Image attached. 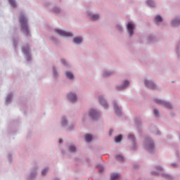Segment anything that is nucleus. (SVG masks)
<instances>
[{
  "mask_svg": "<svg viewBox=\"0 0 180 180\" xmlns=\"http://www.w3.org/2000/svg\"><path fill=\"white\" fill-rule=\"evenodd\" d=\"M152 175H158V172H151Z\"/></svg>",
  "mask_w": 180,
  "mask_h": 180,
  "instance_id": "de8ad7c7",
  "label": "nucleus"
},
{
  "mask_svg": "<svg viewBox=\"0 0 180 180\" xmlns=\"http://www.w3.org/2000/svg\"><path fill=\"white\" fill-rule=\"evenodd\" d=\"M145 4L148 8H150V9H154V8H155V2L154 0H146Z\"/></svg>",
  "mask_w": 180,
  "mask_h": 180,
  "instance_id": "4be33fe9",
  "label": "nucleus"
},
{
  "mask_svg": "<svg viewBox=\"0 0 180 180\" xmlns=\"http://www.w3.org/2000/svg\"><path fill=\"white\" fill-rule=\"evenodd\" d=\"M115 27H116L117 30H119V32L120 33H123L124 29H123V26L122 25L117 24Z\"/></svg>",
  "mask_w": 180,
  "mask_h": 180,
  "instance_id": "473e14b6",
  "label": "nucleus"
},
{
  "mask_svg": "<svg viewBox=\"0 0 180 180\" xmlns=\"http://www.w3.org/2000/svg\"><path fill=\"white\" fill-rule=\"evenodd\" d=\"M39 170L40 166L39 165H35L32 168L30 172L26 176V179L27 180H34L36 176H37V174H39Z\"/></svg>",
  "mask_w": 180,
  "mask_h": 180,
  "instance_id": "20e7f679",
  "label": "nucleus"
},
{
  "mask_svg": "<svg viewBox=\"0 0 180 180\" xmlns=\"http://www.w3.org/2000/svg\"><path fill=\"white\" fill-rule=\"evenodd\" d=\"M53 12L54 13H60V12H61V8H60V7H53Z\"/></svg>",
  "mask_w": 180,
  "mask_h": 180,
  "instance_id": "c9c22d12",
  "label": "nucleus"
},
{
  "mask_svg": "<svg viewBox=\"0 0 180 180\" xmlns=\"http://www.w3.org/2000/svg\"><path fill=\"white\" fill-rule=\"evenodd\" d=\"M51 41H53V43H57V41H58L57 38H56L54 37H51Z\"/></svg>",
  "mask_w": 180,
  "mask_h": 180,
  "instance_id": "37998d69",
  "label": "nucleus"
},
{
  "mask_svg": "<svg viewBox=\"0 0 180 180\" xmlns=\"http://www.w3.org/2000/svg\"><path fill=\"white\" fill-rule=\"evenodd\" d=\"M60 127L62 129H68V130H74L75 129V125H70L68 127V120H67V117H62L60 119Z\"/></svg>",
  "mask_w": 180,
  "mask_h": 180,
  "instance_id": "f8f14e48",
  "label": "nucleus"
},
{
  "mask_svg": "<svg viewBox=\"0 0 180 180\" xmlns=\"http://www.w3.org/2000/svg\"><path fill=\"white\" fill-rule=\"evenodd\" d=\"M122 134L117 136L115 138V143H120V141H122Z\"/></svg>",
  "mask_w": 180,
  "mask_h": 180,
  "instance_id": "e433bc0d",
  "label": "nucleus"
},
{
  "mask_svg": "<svg viewBox=\"0 0 180 180\" xmlns=\"http://www.w3.org/2000/svg\"><path fill=\"white\" fill-rule=\"evenodd\" d=\"M22 53L27 61H30L32 60V55L30 54V48L29 46L25 45L22 48Z\"/></svg>",
  "mask_w": 180,
  "mask_h": 180,
  "instance_id": "4468645a",
  "label": "nucleus"
},
{
  "mask_svg": "<svg viewBox=\"0 0 180 180\" xmlns=\"http://www.w3.org/2000/svg\"><path fill=\"white\" fill-rule=\"evenodd\" d=\"M17 43H18V39H14L13 44L15 47H16Z\"/></svg>",
  "mask_w": 180,
  "mask_h": 180,
  "instance_id": "49530a36",
  "label": "nucleus"
},
{
  "mask_svg": "<svg viewBox=\"0 0 180 180\" xmlns=\"http://www.w3.org/2000/svg\"><path fill=\"white\" fill-rule=\"evenodd\" d=\"M19 22L21 25V30L22 33H25L26 36H29L30 30H29V25L27 24V16L26 14L21 13L19 17Z\"/></svg>",
  "mask_w": 180,
  "mask_h": 180,
  "instance_id": "f257e3e1",
  "label": "nucleus"
},
{
  "mask_svg": "<svg viewBox=\"0 0 180 180\" xmlns=\"http://www.w3.org/2000/svg\"><path fill=\"white\" fill-rule=\"evenodd\" d=\"M112 105L114 108V111L117 116H122V108L117 105V102L116 101H112Z\"/></svg>",
  "mask_w": 180,
  "mask_h": 180,
  "instance_id": "f3484780",
  "label": "nucleus"
},
{
  "mask_svg": "<svg viewBox=\"0 0 180 180\" xmlns=\"http://www.w3.org/2000/svg\"><path fill=\"white\" fill-rule=\"evenodd\" d=\"M50 169V168L49 167H44L41 172V175L42 176H46V175H47V172H49V170Z\"/></svg>",
  "mask_w": 180,
  "mask_h": 180,
  "instance_id": "c85d7f7f",
  "label": "nucleus"
},
{
  "mask_svg": "<svg viewBox=\"0 0 180 180\" xmlns=\"http://www.w3.org/2000/svg\"><path fill=\"white\" fill-rule=\"evenodd\" d=\"M113 74H115V70L108 69H103L100 72L101 78H109V77H112Z\"/></svg>",
  "mask_w": 180,
  "mask_h": 180,
  "instance_id": "dca6fc26",
  "label": "nucleus"
},
{
  "mask_svg": "<svg viewBox=\"0 0 180 180\" xmlns=\"http://www.w3.org/2000/svg\"><path fill=\"white\" fill-rule=\"evenodd\" d=\"M115 158L117 160V161H123L124 158L121 155H116Z\"/></svg>",
  "mask_w": 180,
  "mask_h": 180,
  "instance_id": "ea45409f",
  "label": "nucleus"
},
{
  "mask_svg": "<svg viewBox=\"0 0 180 180\" xmlns=\"http://www.w3.org/2000/svg\"><path fill=\"white\" fill-rule=\"evenodd\" d=\"M68 150L70 153H77V147L74 144L70 145L68 147Z\"/></svg>",
  "mask_w": 180,
  "mask_h": 180,
  "instance_id": "a878e982",
  "label": "nucleus"
},
{
  "mask_svg": "<svg viewBox=\"0 0 180 180\" xmlns=\"http://www.w3.org/2000/svg\"><path fill=\"white\" fill-rule=\"evenodd\" d=\"M153 113H154V115L156 117H158V116H160V111L158 110V109L157 108H155L153 110Z\"/></svg>",
  "mask_w": 180,
  "mask_h": 180,
  "instance_id": "58836bf2",
  "label": "nucleus"
},
{
  "mask_svg": "<svg viewBox=\"0 0 180 180\" xmlns=\"http://www.w3.org/2000/svg\"><path fill=\"white\" fill-rule=\"evenodd\" d=\"M89 117L91 119V120H99L101 117H102V114H101V111L99 109L96 108H91L89 110Z\"/></svg>",
  "mask_w": 180,
  "mask_h": 180,
  "instance_id": "7ed1b4c3",
  "label": "nucleus"
},
{
  "mask_svg": "<svg viewBox=\"0 0 180 180\" xmlns=\"http://www.w3.org/2000/svg\"><path fill=\"white\" fill-rule=\"evenodd\" d=\"M52 75L54 79H57V78L60 77V72L58 71V68L57 67H52Z\"/></svg>",
  "mask_w": 180,
  "mask_h": 180,
  "instance_id": "412c9836",
  "label": "nucleus"
},
{
  "mask_svg": "<svg viewBox=\"0 0 180 180\" xmlns=\"http://www.w3.org/2000/svg\"><path fill=\"white\" fill-rule=\"evenodd\" d=\"M53 30L60 37H72L74 36V34L70 31H65L60 28H55Z\"/></svg>",
  "mask_w": 180,
  "mask_h": 180,
  "instance_id": "1a4fd4ad",
  "label": "nucleus"
},
{
  "mask_svg": "<svg viewBox=\"0 0 180 180\" xmlns=\"http://www.w3.org/2000/svg\"><path fill=\"white\" fill-rule=\"evenodd\" d=\"M162 176H163V178H166V179H174V176H172L171 174H168L166 173H163L162 174Z\"/></svg>",
  "mask_w": 180,
  "mask_h": 180,
  "instance_id": "2f4dec72",
  "label": "nucleus"
},
{
  "mask_svg": "<svg viewBox=\"0 0 180 180\" xmlns=\"http://www.w3.org/2000/svg\"><path fill=\"white\" fill-rule=\"evenodd\" d=\"M126 27L129 37L131 39V37L134 36V32H136V24L131 21H129L127 23Z\"/></svg>",
  "mask_w": 180,
  "mask_h": 180,
  "instance_id": "6e6552de",
  "label": "nucleus"
},
{
  "mask_svg": "<svg viewBox=\"0 0 180 180\" xmlns=\"http://www.w3.org/2000/svg\"><path fill=\"white\" fill-rule=\"evenodd\" d=\"M155 168L157 171H159V172L164 171V166H162V165H155Z\"/></svg>",
  "mask_w": 180,
  "mask_h": 180,
  "instance_id": "72a5a7b5",
  "label": "nucleus"
},
{
  "mask_svg": "<svg viewBox=\"0 0 180 180\" xmlns=\"http://www.w3.org/2000/svg\"><path fill=\"white\" fill-rule=\"evenodd\" d=\"M155 134H157L158 136H159L160 134H161V132L160 131H156Z\"/></svg>",
  "mask_w": 180,
  "mask_h": 180,
  "instance_id": "09e8293b",
  "label": "nucleus"
},
{
  "mask_svg": "<svg viewBox=\"0 0 180 180\" xmlns=\"http://www.w3.org/2000/svg\"><path fill=\"white\" fill-rule=\"evenodd\" d=\"M146 39L149 43H154V41H157V37L153 34L148 35Z\"/></svg>",
  "mask_w": 180,
  "mask_h": 180,
  "instance_id": "5701e85b",
  "label": "nucleus"
},
{
  "mask_svg": "<svg viewBox=\"0 0 180 180\" xmlns=\"http://www.w3.org/2000/svg\"><path fill=\"white\" fill-rule=\"evenodd\" d=\"M12 98H13V93L8 94L6 98V103H11V101H12Z\"/></svg>",
  "mask_w": 180,
  "mask_h": 180,
  "instance_id": "cd10ccee",
  "label": "nucleus"
},
{
  "mask_svg": "<svg viewBox=\"0 0 180 180\" xmlns=\"http://www.w3.org/2000/svg\"><path fill=\"white\" fill-rule=\"evenodd\" d=\"M155 19V23H157V25H160V23H162V16H161L160 15H156L154 18Z\"/></svg>",
  "mask_w": 180,
  "mask_h": 180,
  "instance_id": "393cba45",
  "label": "nucleus"
},
{
  "mask_svg": "<svg viewBox=\"0 0 180 180\" xmlns=\"http://www.w3.org/2000/svg\"><path fill=\"white\" fill-rule=\"evenodd\" d=\"M96 168H98V172H100V174H102L105 169V167H103V166H102L101 165H98L96 166Z\"/></svg>",
  "mask_w": 180,
  "mask_h": 180,
  "instance_id": "f704fd0d",
  "label": "nucleus"
},
{
  "mask_svg": "<svg viewBox=\"0 0 180 180\" xmlns=\"http://www.w3.org/2000/svg\"><path fill=\"white\" fill-rule=\"evenodd\" d=\"M86 15L92 22H98L101 19V14L99 13H94L91 10H87Z\"/></svg>",
  "mask_w": 180,
  "mask_h": 180,
  "instance_id": "0eeeda50",
  "label": "nucleus"
},
{
  "mask_svg": "<svg viewBox=\"0 0 180 180\" xmlns=\"http://www.w3.org/2000/svg\"><path fill=\"white\" fill-rule=\"evenodd\" d=\"M169 167H171V168H179L180 165L179 163H176L175 162H172L169 163Z\"/></svg>",
  "mask_w": 180,
  "mask_h": 180,
  "instance_id": "c756f323",
  "label": "nucleus"
},
{
  "mask_svg": "<svg viewBox=\"0 0 180 180\" xmlns=\"http://www.w3.org/2000/svg\"><path fill=\"white\" fill-rule=\"evenodd\" d=\"M65 75L67 79H68L69 81H74V79H75V75H74V72H72V71L67 70L65 72Z\"/></svg>",
  "mask_w": 180,
  "mask_h": 180,
  "instance_id": "aec40b11",
  "label": "nucleus"
},
{
  "mask_svg": "<svg viewBox=\"0 0 180 180\" xmlns=\"http://www.w3.org/2000/svg\"><path fill=\"white\" fill-rule=\"evenodd\" d=\"M84 139H85L86 143H91L92 141V139H94V137L92 136V135H91L89 134H86L84 135Z\"/></svg>",
  "mask_w": 180,
  "mask_h": 180,
  "instance_id": "bb28decb",
  "label": "nucleus"
},
{
  "mask_svg": "<svg viewBox=\"0 0 180 180\" xmlns=\"http://www.w3.org/2000/svg\"><path fill=\"white\" fill-rule=\"evenodd\" d=\"M98 102L99 105H101V106L105 110H108V109H109V103H108V100H106L105 95H99L98 96Z\"/></svg>",
  "mask_w": 180,
  "mask_h": 180,
  "instance_id": "9b49d317",
  "label": "nucleus"
},
{
  "mask_svg": "<svg viewBox=\"0 0 180 180\" xmlns=\"http://www.w3.org/2000/svg\"><path fill=\"white\" fill-rule=\"evenodd\" d=\"M128 140L131 143V150L136 151V150H137V143L136 142V136L134 134H129Z\"/></svg>",
  "mask_w": 180,
  "mask_h": 180,
  "instance_id": "ddd939ff",
  "label": "nucleus"
},
{
  "mask_svg": "<svg viewBox=\"0 0 180 180\" xmlns=\"http://www.w3.org/2000/svg\"><path fill=\"white\" fill-rule=\"evenodd\" d=\"M53 180H60V179L55 177Z\"/></svg>",
  "mask_w": 180,
  "mask_h": 180,
  "instance_id": "8fccbe9b",
  "label": "nucleus"
},
{
  "mask_svg": "<svg viewBox=\"0 0 180 180\" xmlns=\"http://www.w3.org/2000/svg\"><path fill=\"white\" fill-rule=\"evenodd\" d=\"M117 178H119V174L117 173L112 174L110 176L111 180H116L117 179Z\"/></svg>",
  "mask_w": 180,
  "mask_h": 180,
  "instance_id": "4c0bfd02",
  "label": "nucleus"
},
{
  "mask_svg": "<svg viewBox=\"0 0 180 180\" xmlns=\"http://www.w3.org/2000/svg\"><path fill=\"white\" fill-rule=\"evenodd\" d=\"M176 53L179 58H180V49L178 47L176 49Z\"/></svg>",
  "mask_w": 180,
  "mask_h": 180,
  "instance_id": "79ce46f5",
  "label": "nucleus"
},
{
  "mask_svg": "<svg viewBox=\"0 0 180 180\" xmlns=\"http://www.w3.org/2000/svg\"><path fill=\"white\" fill-rule=\"evenodd\" d=\"M143 84L146 88H149L150 89H158V86L154 83V81L148 79H145L143 80Z\"/></svg>",
  "mask_w": 180,
  "mask_h": 180,
  "instance_id": "2eb2a0df",
  "label": "nucleus"
},
{
  "mask_svg": "<svg viewBox=\"0 0 180 180\" xmlns=\"http://www.w3.org/2000/svg\"><path fill=\"white\" fill-rule=\"evenodd\" d=\"M63 139H61V138H60L59 139H58V143H59V144H63Z\"/></svg>",
  "mask_w": 180,
  "mask_h": 180,
  "instance_id": "a18cd8bd",
  "label": "nucleus"
},
{
  "mask_svg": "<svg viewBox=\"0 0 180 180\" xmlns=\"http://www.w3.org/2000/svg\"><path fill=\"white\" fill-rule=\"evenodd\" d=\"M143 148L150 154L155 153V144L154 143V141L150 137L146 138L143 141Z\"/></svg>",
  "mask_w": 180,
  "mask_h": 180,
  "instance_id": "f03ea898",
  "label": "nucleus"
},
{
  "mask_svg": "<svg viewBox=\"0 0 180 180\" xmlns=\"http://www.w3.org/2000/svg\"><path fill=\"white\" fill-rule=\"evenodd\" d=\"M129 86L130 80H129V79H124L120 84L115 86V89H117V91H124V89H127Z\"/></svg>",
  "mask_w": 180,
  "mask_h": 180,
  "instance_id": "9d476101",
  "label": "nucleus"
},
{
  "mask_svg": "<svg viewBox=\"0 0 180 180\" xmlns=\"http://www.w3.org/2000/svg\"><path fill=\"white\" fill-rule=\"evenodd\" d=\"M153 102H155V103L157 105H159V106H164V108H166L167 109H172V104L165 100H162L159 98H153Z\"/></svg>",
  "mask_w": 180,
  "mask_h": 180,
  "instance_id": "39448f33",
  "label": "nucleus"
},
{
  "mask_svg": "<svg viewBox=\"0 0 180 180\" xmlns=\"http://www.w3.org/2000/svg\"><path fill=\"white\" fill-rule=\"evenodd\" d=\"M180 25V17H176L170 21L172 27H178Z\"/></svg>",
  "mask_w": 180,
  "mask_h": 180,
  "instance_id": "6ab92c4d",
  "label": "nucleus"
},
{
  "mask_svg": "<svg viewBox=\"0 0 180 180\" xmlns=\"http://www.w3.org/2000/svg\"><path fill=\"white\" fill-rule=\"evenodd\" d=\"M60 64H62V65H63V67H65L66 68H71V63H70L68 61H67V60H65L64 58H61L60 60Z\"/></svg>",
  "mask_w": 180,
  "mask_h": 180,
  "instance_id": "b1692460",
  "label": "nucleus"
},
{
  "mask_svg": "<svg viewBox=\"0 0 180 180\" xmlns=\"http://www.w3.org/2000/svg\"><path fill=\"white\" fill-rule=\"evenodd\" d=\"M8 161H10V162L12 161V155L11 154L8 155Z\"/></svg>",
  "mask_w": 180,
  "mask_h": 180,
  "instance_id": "c03bdc74",
  "label": "nucleus"
},
{
  "mask_svg": "<svg viewBox=\"0 0 180 180\" xmlns=\"http://www.w3.org/2000/svg\"><path fill=\"white\" fill-rule=\"evenodd\" d=\"M8 2L11 8H16V6H18V4H16V1L15 0H8Z\"/></svg>",
  "mask_w": 180,
  "mask_h": 180,
  "instance_id": "7c9ffc66",
  "label": "nucleus"
},
{
  "mask_svg": "<svg viewBox=\"0 0 180 180\" xmlns=\"http://www.w3.org/2000/svg\"><path fill=\"white\" fill-rule=\"evenodd\" d=\"M72 43L75 46H79L82 43H84V37L81 36L75 37L72 39Z\"/></svg>",
  "mask_w": 180,
  "mask_h": 180,
  "instance_id": "a211bd4d",
  "label": "nucleus"
},
{
  "mask_svg": "<svg viewBox=\"0 0 180 180\" xmlns=\"http://www.w3.org/2000/svg\"><path fill=\"white\" fill-rule=\"evenodd\" d=\"M66 99L70 103H76L78 102V94L74 91H69L66 94Z\"/></svg>",
  "mask_w": 180,
  "mask_h": 180,
  "instance_id": "423d86ee",
  "label": "nucleus"
},
{
  "mask_svg": "<svg viewBox=\"0 0 180 180\" xmlns=\"http://www.w3.org/2000/svg\"><path fill=\"white\" fill-rule=\"evenodd\" d=\"M176 157L177 158V161H179L180 162V153L179 152L176 153Z\"/></svg>",
  "mask_w": 180,
  "mask_h": 180,
  "instance_id": "a19ab883",
  "label": "nucleus"
},
{
  "mask_svg": "<svg viewBox=\"0 0 180 180\" xmlns=\"http://www.w3.org/2000/svg\"><path fill=\"white\" fill-rule=\"evenodd\" d=\"M62 153H63V154H65V153H64V152H63V151H62Z\"/></svg>",
  "mask_w": 180,
  "mask_h": 180,
  "instance_id": "3c124183",
  "label": "nucleus"
}]
</instances>
